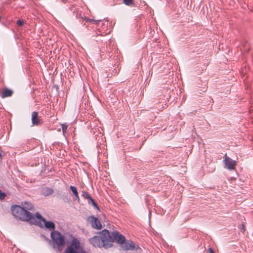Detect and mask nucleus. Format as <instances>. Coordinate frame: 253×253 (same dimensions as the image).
Returning a JSON list of instances; mask_svg holds the SVG:
<instances>
[{"mask_svg": "<svg viewBox=\"0 0 253 253\" xmlns=\"http://www.w3.org/2000/svg\"><path fill=\"white\" fill-rule=\"evenodd\" d=\"M84 20L86 22H93V23H94L95 24H97L98 23V22L97 21L94 20L93 19H89V18H88L87 17H84Z\"/></svg>", "mask_w": 253, "mask_h": 253, "instance_id": "f3484780", "label": "nucleus"}, {"mask_svg": "<svg viewBox=\"0 0 253 253\" xmlns=\"http://www.w3.org/2000/svg\"><path fill=\"white\" fill-rule=\"evenodd\" d=\"M61 126H62V132L64 134H65L67 132V130L68 128V126L66 124H62Z\"/></svg>", "mask_w": 253, "mask_h": 253, "instance_id": "a211bd4d", "label": "nucleus"}, {"mask_svg": "<svg viewBox=\"0 0 253 253\" xmlns=\"http://www.w3.org/2000/svg\"><path fill=\"white\" fill-rule=\"evenodd\" d=\"M88 203L89 204H91L95 209H99L96 203L91 197H90V198L88 200Z\"/></svg>", "mask_w": 253, "mask_h": 253, "instance_id": "4468645a", "label": "nucleus"}, {"mask_svg": "<svg viewBox=\"0 0 253 253\" xmlns=\"http://www.w3.org/2000/svg\"><path fill=\"white\" fill-rule=\"evenodd\" d=\"M121 248L124 251H134L137 249L136 248L134 243L131 240L125 241V243L122 245Z\"/></svg>", "mask_w": 253, "mask_h": 253, "instance_id": "1a4fd4ad", "label": "nucleus"}, {"mask_svg": "<svg viewBox=\"0 0 253 253\" xmlns=\"http://www.w3.org/2000/svg\"><path fill=\"white\" fill-rule=\"evenodd\" d=\"M75 200H77L78 203L80 202V198H79V194L77 195V196H75Z\"/></svg>", "mask_w": 253, "mask_h": 253, "instance_id": "b1692460", "label": "nucleus"}, {"mask_svg": "<svg viewBox=\"0 0 253 253\" xmlns=\"http://www.w3.org/2000/svg\"><path fill=\"white\" fill-rule=\"evenodd\" d=\"M82 197H83L84 199L88 200L91 196L89 194V193L85 191H83L82 194Z\"/></svg>", "mask_w": 253, "mask_h": 253, "instance_id": "dca6fc26", "label": "nucleus"}, {"mask_svg": "<svg viewBox=\"0 0 253 253\" xmlns=\"http://www.w3.org/2000/svg\"><path fill=\"white\" fill-rule=\"evenodd\" d=\"M12 214L16 218L22 221H30L34 224L40 227H42V224L40 222H37V219L35 215L23 207L15 205L11 208Z\"/></svg>", "mask_w": 253, "mask_h": 253, "instance_id": "f257e3e1", "label": "nucleus"}, {"mask_svg": "<svg viewBox=\"0 0 253 253\" xmlns=\"http://www.w3.org/2000/svg\"><path fill=\"white\" fill-rule=\"evenodd\" d=\"M242 227L241 229V231L243 233H244L245 231V227L244 224H242Z\"/></svg>", "mask_w": 253, "mask_h": 253, "instance_id": "5701e85b", "label": "nucleus"}, {"mask_svg": "<svg viewBox=\"0 0 253 253\" xmlns=\"http://www.w3.org/2000/svg\"><path fill=\"white\" fill-rule=\"evenodd\" d=\"M12 94H13V91L11 89L6 88H4L2 90V91L0 94V96L2 98H4L5 97L11 96Z\"/></svg>", "mask_w": 253, "mask_h": 253, "instance_id": "9b49d317", "label": "nucleus"}, {"mask_svg": "<svg viewBox=\"0 0 253 253\" xmlns=\"http://www.w3.org/2000/svg\"><path fill=\"white\" fill-rule=\"evenodd\" d=\"M209 253H214L211 248H209Z\"/></svg>", "mask_w": 253, "mask_h": 253, "instance_id": "393cba45", "label": "nucleus"}, {"mask_svg": "<svg viewBox=\"0 0 253 253\" xmlns=\"http://www.w3.org/2000/svg\"><path fill=\"white\" fill-rule=\"evenodd\" d=\"M6 195L4 193L2 192L1 190H0V199H4Z\"/></svg>", "mask_w": 253, "mask_h": 253, "instance_id": "4be33fe9", "label": "nucleus"}, {"mask_svg": "<svg viewBox=\"0 0 253 253\" xmlns=\"http://www.w3.org/2000/svg\"><path fill=\"white\" fill-rule=\"evenodd\" d=\"M70 189H71L75 196H77L78 195L77 189L75 186L71 185L70 186Z\"/></svg>", "mask_w": 253, "mask_h": 253, "instance_id": "2eb2a0df", "label": "nucleus"}, {"mask_svg": "<svg viewBox=\"0 0 253 253\" xmlns=\"http://www.w3.org/2000/svg\"><path fill=\"white\" fill-rule=\"evenodd\" d=\"M97 35H101V36H102V34H98V33H97Z\"/></svg>", "mask_w": 253, "mask_h": 253, "instance_id": "bb28decb", "label": "nucleus"}, {"mask_svg": "<svg viewBox=\"0 0 253 253\" xmlns=\"http://www.w3.org/2000/svg\"><path fill=\"white\" fill-rule=\"evenodd\" d=\"M2 157V154L0 153V158Z\"/></svg>", "mask_w": 253, "mask_h": 253, "instance_id": "a878e982", "label": "nucleus"}, {"mask_svg": "<svg viewBox=\"0 0 253 253\" xmlns=\"http://www.w3.org/2000/svg\"><path fill=\"white\" fill-rule=\"evenodd\" d=\"M134 0H123V2L126 5H130L133 4Z\"/></svg>", "mask_w": 253, "mask_h": 253, "instance_id": "aec40b11", "label": "nucleus"}, {"mask_svg": "<svg viewBox=\"0 0 253 253\" xmlns=\"http://www.w3.org/2000/svg\"><path fill=\"white\" fill-rule=\"evenodd\" d=\"M87 220L90 223L92 228L99 230L102 228V225L97 217L90 216L88 217Z\"/></svg>", "mask_w": 253, "mask_h": 253, "instance_id": "6e6552de", "label": "nucleus"}, {"mask_svg": "<svg viewBox=\"0 0 253 253\" xmlns=\"http://www.w3.org/2000/svg\"><path fill=\"white\" fill-rule=\"evenodd\" d=\"M50 238L52 244L51 245L53 249L57 248L59 251L62 250L65 244L64 237L58 231H51L50 233Z\"/></svg>", "mask_w": 253, "mask_h": 253, "instance_id": "7ed1b4c3", "label": "nucleus"}, {"mask_svg": "<svg viewBox=\"0 0 253 253\" xmlns=\"http://www.w3.org/2000/svg\"><path fill=\"white\" fill-rule=\"evenodd\" d=\"M109 231L104 229L98 233L97 235L89 239V242L93 247L108 249L110 248L109 242Z\"/></svg>", "mask_w": 253, "mask_h": 253, "instance_id": "f03ea898", "label": "nucleus"}, {"mask_svg": "<svg viewBox=\"0 0 253 253\" xmlns=\"http://www.w3.org/2000/svg\"><path fill=\"white\" fill-rule=\"evenodd\" d=\"M53 193L52 189L49 187H45L42 189V194L45 196L51 195Z\"/></svg>", "mask_w": 253, "mask_h": 253, "instance_id": "f8f14e48", "label": "nucleus"}, {"mask_svg": "<svg viewBox=\"0 0 253 253\" xmlns=\"http://www.w3.org/2000/svg\"><path fill=\"white\" fill-rule=\"evenodd\" d=\"M36 218L37 219V222H40L42 221L44 222L45 227L51 231H56L55 225L52 222L50 221H46L39 212H37L36 214Z\"/></svg>", "mask_w": 253, "mask_h": 253, "instance_id": "423d86ee", "label": "nucleus"}, {"mask_svg": "<svg viewBox=\"0 0 253 253\" xmlns=\"http://www.w3.org/2000/svg\"><path fill=\"white\" fill-rule=\"evenodd\" d=\"M223 162L225 165V167L228 169L233 170L235 169L236 162L233 160L230 157H227L226 154L225 155V158L223 160Z\"/></svg>", "mask_w": 253, "mask_h": 253, "instance_id": "0eeeda50", "label": "nucleus"}, {"mask_svg": "<svg viewBox=\"0 0 253 253\" xmlns=\"http://www.w3.org/2000/svg\"><path fill=\"white\" fill-rule=\"evenodd\" d=\"M23 208L25 210L27 209V210L32 211L34 209V207L33 206V205L28 202H25L24 204H23Z\"/></svg>", "mask_w": 253, "mask_h": 253, "instance_id": "ddd939ff", "label": "nucleus"}, {"mask_svg": "<svg viewBox=\"0 0 253 253\" xmlns=\"http://www.w3.org/2000/svg\"><path fill=\"white\" fill-rule=\"evenodd\" d=\"M108 240H109V242L110 244V248L113 246V242L116 241L118 243L123 245L126 240L125 237L122 234H120L117 231L112 232L110 233L109 232V238H108Z\"/></svg>", "mask_w": 253, "mask_h": 253, "instance_id": "39448f33", "label": "nucleus"}, {"mask_svg": "<svg viewBox=\"0 0 253 253\" xmlns=\"http://www.w3.org/2000/svg\"><path fill=\"white\" fill-rule=\"evenodd\" d=\"M64 253H86V252L81 247L79 240L74 238L71 245L64 251Z\"/></svg>", "mask_w": 253, "mask_h": 253, "instance_id": "20e7f679", "label": "nucleus"}, {"mask_svg": "<svg viewBox=\"0 0 253 253\" xmlns=\"http://www.w3.org/2000/svg\"><path fill=\"white\" fill-rule=\"evenodd\" d=\"M41 237L43 239V240H44L45 241L48 242V244L49 245H51L52 244V242L51 240H50L47 237H46L45 235H43V234H41Z\"/></svg>", "mask_w": 253, "mask_h": 253, "instance_id": "6ab92c4d", "label": "nucleus"}, {"mask_svg": "<svg viewBox=\"0 0 253 253\" xmlns=\"http://www.w3.org/2000/svg\"><path fill=\"white\" fill-rule=\"evenodd\" d=\"M32 123L33 126H38L42 122L38 117V113L37 112H33L31 115Z\"/></svg>", "mask_w": 253, "mask_h": 253, "instance_id": "9d476101", "label": "nucleus"}, {"mask_svg": "<svg viewBox=\"0 0 253 253\" xmlns=\"http://www.w3.org/2000/svg\"><path fill=\"white\" fill-rule=\"evenodd\" d=\"M24 21L23 20L19 19L17 21L16 24L18 26L22 27L24 25Z\"/></svg>", "mask_w": 253, "mask_h": 253, "instance_id": "412c9836", "label": "nucleus"}]
</instances>
